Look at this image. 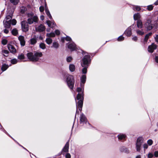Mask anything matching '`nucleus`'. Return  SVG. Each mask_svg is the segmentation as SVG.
<instances>
[{
  "label": "nucleus",
  "instance_id": "f257e3e1",
  "mask_svg": "<svg viewBox=\"0 0 158 158\" xmlns=\"http://www.w3.org/2000/svg\"><path fill=\"white\" fill-rule=\"evenodd\" d=\"M27 56L30 61L32 62H37L39 60V58L43 56V54L41 52H35L33 54V52H29L27 53Z\"/></svg>",
  "mask_w": 158,
  "mask_h": 158
},
{
  "label": "nucleus",
  "instance_id": "f03ea898",
  "mask_svg": "<svg viewBox=\"0 0 158 158\" xmlns=\"http://www.w3.org/2000/svg\"><path fill=\"white\" fill-rule=\"evenodd\" d=\"M84 92H82L81 93H78L77 95L75 100H78L77 102H76L77 108H78L79 110L81 111L82 110L83 105L84 101Z\"/></svg>",
  "mask_w": 158,
  "mask_h": 158
},
{
  "label": "nucleus",
  "instance_id": "7ed1b4c3",
  "mask_svg": "<svg viewBox=\"0 0 158 158\" xmlns=\"http://www.w3.org/2000/svg\"><path fill=\"white\" fill-rule=\"evenodd\" d=\"M91 56L89 55H85L81 60V65L82 67L89 66L91 62Z\"/></svg>",
  "mask_w": 158,
  "mask_h": 158
},
{
  "label": "nucleus",
  "instance_id": "20e7f679",
  "mask_svg": "<svg viewBox=\"0 0 158 158\" xmlns=\"http://www.w3.org/2000/svg\"><path fill=\"white\" fill-rule=\"evenodd\" d=\"M66 81L69 88L71 90H73L75 83L73 76L69 75L67 76Z\"/></svg>",
  "mask_w": 158,
  "mask_h": 158
},
{
  "label": "nucleus",
  "instance_id": "39448f33",
  "mask_svg": "<svg viewBox=\"0 0 158 158\" xmlns=\"http://www.w3.org/2000/svg\"><path fill=\"white\" fill-rule=\"evenodd\" d=\"M69 140H68L65 144V146L63 147L61 152H59L57 154V156H60L62 154L63 156H64L65 152H69Z\"/></svg>",
  "mask_w": 158,
  "mask_h": 158
},
{
  "label": "nucleus",
  "instance_id": "423d86ee",
  "mask_svg": "<svg viewBox=\"0 0 158 158\" xmlns=\"http://www.w3.org/2000/svg\"><path fill=\"white\" fill-rule=\"evenodd\" d=\"M21 28L23 32H27L29 30V25L26 20L21 22Z\"/></svg>",
  "mask_w": 158,
  "mask_h": 158
},
{
  "label": "nucleus",
  "instance_id": "0eeeda50",
  "mask_svg": "<svg viewBox=\"0 0 158 158\" xmlns=\"http://www.w3.org/2000/svg\"><path fill=\"white\" fill-rule=\"evenodd\" d=\"M152 21L151 19H148L144 25L145 27L148 30L150 31L154 27L153 24L152 23Z\"/></svg>",
  "mask_w": 158,
  "mask_h": 158
},
{
  "label": "nucleus",
  "instance_id": "6e6552de",
  "mask_svg": "<svg viewBox=\"0 0 158 158\" xmlns=\"http://www.w3.org/2000/svg\"><path fill=\"white\" fill-rule=\"evenodd\" d=\"M81 83L80 85L82 88H84V84L86 82V77L85 75H83L80 78Z\"/></svg>",
  "mask_w": 158,
  "mask_h": 158
},
{
  "label": "nucleus",
  "instance_id": "1a4fd4ad",
  "mask_svg": "<svg viewBox=\"0 0 158 158\" xmlns=\"http://www.w3.org/2000/svg\"><path fill=\"white\" fill-rule=\"evenodd\" d=\"M87 121V119L85 115L83 114H81L80 117V123L86 124Z\"/></svg>",
  "mask_w": 158,
  "mask_h": 158
},
{
  "label": "nucleus",
  "instance_id": "9d476101",
  "mask_svg": "<svg viewBox=\"0 0 158 158\" xmlns=\"http://www.w3.org/2000/svg\"><path fill=\"white\" fill-rule=\"evenodd\" d=\"M157 48V45L154 43H152L151 45H149L148 47V51L150 53H152L154 50Z\"/></svg>",
  "mask_w": 158,
  "mask_h": 158
},
{
  "label": "nucleus",
  "instance_id": "9b49d317",
  "mask_svg": "<svg viewBox=\"0 0 158 158\" xmlns=\"http://www.w3.org/2000/svg\"><path fill=\"white\" fill-rule=\"evenodd\" d=\"M68 48L70 49L71 51L75 50L77 49V48L76 45L74 43H69V44H67Z\"/></svg>",
  "mask_w": 158,
  "mask_h": 158
},
{
  "label": "nucleus",
  "instance_id": "f8f14e48",
  "mask_svg": "<svg viewBox=\"0 0 158 158\" xmlns=\"http://www.w3.org/2000/svg\"><path fill=\"white\" fill-rule=\"evenodd\" d=\"M7 47L8 49L10 52L13 54H15L16 52V49L14 47V46L13 45L10 44H8L7 45Z\"/></svg>",
  "mask_w": 158,
  "mask_h": 158
},
{
  "label": "nucleus",
  "instance_id": "ddd939ff",
  "mask_svg": "<svg viewBox=\"0 0 158 158\" xmlns=\"http://www.w3.org/2000/svg\"><path fill=\"white\" fill-rule=\"evenodd\" d=\"M3 23L4 27L6 28H9L11 26V20L5 21V20H4Z\"/></svg>",
  "mask_w": 158,
  "mask_h": 158
},
{
  "label": "nucleus",
  "instance_id": "4468645a",
  "mask_svg": "<svg viewBox=\"0 0 158 158\" xmlns=\"http://www.w3.org/2000/svg\"><path fill=\"white\" fill-rule=\"evenodd\" d=\"M18 39L20 42L21 45L22 46H24L25 44V41L24 37L22 35H20L18 37Z\"/></svg>",
  "mask_w": 158,
  "mask_h": 158
},
{
  "label": "nucleus",
  "instance_id": "2eb2a0df",
  "mask_svg": "<svg viewBox=\"0 0 158 158\" xmlns=\"http://www.w3.org/2000/svg\"><path fill=\"white\" fill-rule=\"evenodd\" d=\"M124 34L127 36H130L132 34L131 28L129 27L125 31Z\"/></svg>",
  "mask_w": 158,
  "mask_h": 158
},
{
  "label": "nucleus",
  "instance_id": "dca6fc26",
  "mask_svg": "<svg viewBox=\"0 0 158 158\" xmlns=\"http://www.w3.org/2000/svg\"><path fill=\"white\" fill-rule=\"evenodd\" d=\"M45 29V27L42 24H40L38 28L37 31L39 32H41L44 31Z\"/></svg>",
  "mask_w": 158,
  "mask_h": 158
},
{
  "label": "nucleus",
  "instance_id": "f3484780",
  "mask_svg": "<svg viewBox=\"0 0 158 158\" xmlns=\"http://www.w3.org/2000/svg\"><path fill=\"white\" fill-rule=\"evenodd\" d=\"M120 151L121 152H124L127 153L129 152L128 149L124 147H122L120 148Z\"/></svg>",
  "mask_w": 158,
  "mask_h": 158
},
{
  "label": "nucleus",
  "instance_id": "a211bd4d",
  "mask_svg": "<svg viewBox=\"0 0 158 158\" xmlns=\"http://www.w3.org/2000/svg\"><path fill=\"white\" fill-rule=\"evenodd\" d=\"M27 10V8L26 7L22 6L20 9V12L21 14H23Z\"/></svg>",
  "mask_w": 158,
  "mask_h": 158
},
{
  "label": "nucleus",
  "instance_id": "6ab92c4d",
  "mask_svg": "<svg viewBox=\"0 0 158 158\" xmlns=\"http://www.w3.org/2000/svg\"><path fill=\"white\" fill-rule=\"evenodd\" d=\"M137 27L141 28L143 27V23L142 21L141 20H138L137 22Z\"/></svg>",
  "mask_w": 158,
  "mask_h": 158
},
{
  "label": "nucleus",
  "instance_id": "aec40b11",
  "mask_svg": "<svg viewBox=\"0 0 158 158\" xmlns=\"http://www.w3.org/2000/svg\"><path fill=\"white\" fill-rule=\"evenodd\" d=\"M152 33V32H149L145 36L144 39V41L145 42H147L150 36H151Z\"/></svg>",
  "mask_w": 158,
  "mask_h": 158
},
{
  "label": "nucleus",
  "instance_id": "412c9836",
  "mask_svg": "<svg viewBox=\"0 0 158 158\" xmlns=\"http://www.w3.org/2000/svg\"><path fill=\"white\" fill-rule=\"evenodd\" d=\"M9 66L6 64H3L2 65L1 69L2 71L4 72L6 71L8 68Z\"/></svg>",
  "mask_w": 158,
  "mask_h": 158
},
{
  "label": "nucleus",
  "instance_id": "4be33fe9",
  "mask_svg": "<svg viewBox=\"0 0 158 158\" xmlns=\"http://www.w3.org/2000/svg\"><path fill=\"white\" fill-rule=\"evenodd\" d=\"M11 33L14 36H16L18 34V30L16 28L13 29L11 31Z\"/></svg>",
  "mask_w": 158,
  "mask_h": 158
},
{
  "label": "nucleus",
  "instance_id": "5701e85b",
  "mask_svg": "<svg viewBox=\"0 0 158 158\" xmlns=\"http://www.w3.org/2000/svg\"><path fill=\"white\" fill-rule=\"evenodd\" d=\"M118 139L121 140L124 139L126 137V135L124 134H120L118 135Z\"/></svg>",
  "mask_w": 158,
  "mask_h": 158
},
{
  "label": "nucleus",
  "instance_id": "b1692460",
  "mask_svg": "<svg viewBox=\"0 0 158 158\" xmlns=\"http://www.w3.org/2000/svg\"><path fill=\"white\" fill-rule=\"evenodd\" d=\"M30 41V43L31 44L33 45L35 44L37 42V40L35 38H35L31 39Z\"/></svg>",
  "mask_w": 158,
  "mask_h": 158
},
{
  "label": "nucleus",
  "instance_id": "393cba45",
  "mask_svg": "<svg viewBox=\"0 0 158 158\" xmlns=\"http://www.w3.org/2000/svg\"><path fill=\"white\" fill-rule=\"evenodd\" d=\"M45 12L47 16L49 17L50 19H52V17L50 13V12L48 8H45Z\"/></svg>",
  "mask_w": 158,
  "mask_h": 158
},
{
  "label": "nucleus",
  "instance_id": "a878e982",
  "mask_svg": "<svg viewBox=\"0 0 158 158\" xmlns=\"http://www.w3.org/2000/svg\"><path fill=\"white\" fill-rule=\"evenodd\" d=\"M142 144L136 143V148L138 152H139L141 150V147Z\"/></svg>",
  "mask_w": 158,
  "mask_h": 158
},
{
  "label": "nucleus",
  "instance_id": "bb28decb",
  "mask_svg": "<svg viewBox=\"0 0 158 158\" xmlns=\"http://www.w3.org/2000/svg\"><path fill=\"white\" fill-rule=\"evenodd\" d=\"M143 142V138L142 137H139L137 139L136 143H138V144H142Z\"/></svg>",
  "mask_w": 158,
  "mask_h": 158
},
{
  "label": "nucleus",
  "instance_id": "cd10ccee",
  "mask_svg": "<svg viewBox=\"0 0 158 158\" xmlns=\"http://www.w3.org/2000/svg\"><path fill=\"white\" fill-rule=\"evenodd\" d=\"M69 69L71 72L74 71L75 69V65L73 64H70L69 66Z\"/></svg>",
  "mask_w": 158,
  "mask_h": 158
},
{
  "label": "nucleus",
  "instance_id": "c85d7f7f",
  "mask_svg": "<svg viewBox=\"0 0 158 158\" xmlns=\"http://www.w3.org/2000/svg\"><path fill=\"white\" fill-rule=\"evenodd\" d=\"M11 3L13 4L14 5H17L19 2V0H9Z\"/></svg>",
  "mask_w": 158,
  "mask_h": 158
},
{
  "label": "nucleus",
  "instance_id": "c756f323",
  "mask_svg": "<svg viewBox=\"0 0 158 158\" xmlns=\"http://www.w3.org/2000/svg\"><path fill=\"white\" fill-rule=\"evenodd\" d=\"M82 67H83L82 70V73L84 74L86 73L87 71V69L89 67L85 66Z\"/></svg>",
  "mask_w": 158,
  "mask_h": 158
},
{
  "label": "nucleus",
  "instance_id": "7c9ffc66",
  "mask_svg": "<svg viewBox=\"0 0 158 158\" xmlns=\"http://www.w3.org/2000/svg\"><path fill=\"white\" fill-rule=\"evenodd\" d=\"M46 36L49 37H54L55 36V34L54 32H51L50 33H47Z\"/></svg>",
  "mask_w": 158,
  "mask_h": 158
},
{
  "label": "nucleus",
  "instance_id": "2f4dec72",
  "mask_svg": "<svg viewBox=\"0 0 158 158\" xmlns=\"http://www.w3.org/2000/svg\"><path fill=\"white\" fill-rule=\"evenodd\" d=\"M140 15L139 13L135 14L134 15V19L135 20H139V19L140 18Z\"/></svg>",
  "mask_w": 158,
  "mask_h": 158
},
{
  "label": "nucleus",
  "instance_id": "473e14b6",
  "mask_svg": "<svg viewBox=\"0 0 158 158\" xmlns=\"http://www.w3.org/2000/svg\"><path fill=\"white\" fill-rule=\"evenodd\" d=\"M46 42L48 44H51L52 42V40L50 38H47L46 40Z\"/></svg>",
  "mask_w": 158,
  "mask_h": 158
},
{
  "label": "nucleus",
  "instance_id": "72a5a7b5",
  "mask_svg": "<svg viewBox=\"0 0 158 158\" xmlns=\"http://www.w3.org/2000/svg\"><path fill=\"white\" fill-rule=\"evenodd\" d=\"M32 19L33 22L37 23L38 21V18L37 16H33Z\"/></svg>",
  "mask_w": 158,
  "mask_h": 158
},
{
  "label": "nucleus",
  "instance_id": "f704fd0d",
  "mask_svg": "<svg viewBox=\"0 0 158 158\" xmlns=\"http://www.w3.org/2000/svg\"><path fill=\"white\" fill-rule=\"evenodd\" d=\"M53 46L56 48H57L59 47V45L57 43L54 42L53 43Z\"/></svg>",
  "mask_w": 158,
  "mask_h": 158
},
{
  "label": "nucleus",
  "instance_id": "c9c22d12",
  "mask_svg": "<svg viewBox=\"0 0 158 158\" xmlns=\"http://www.w3.org/2000/svg\"><path fill=\"white\" fill-rule=\"evenodd\" d=\"M18 59L20 60H23L25 59V56L23 54L21 53L18 56Z\"/></svg>",
  "mask_w": 158,
  "mask_h": 158
},
{
  "label": "nucleus",
  "instance_id": "e433bc0d",
  "mask_svg": "<svg viewBox=\"0 0 158 158\" xmlns=\"http://www.w3.org/2000/svg\"><path fill=\"white\" fill-rule=\"evenodd\" d=\"M27 23H28V24H31L33 23V22L32 21V18H29L27 19Z\"/></svg>",
  "mask_w": 158,
  "mask_h": 158
},
{
  "label": "nucleus",
  "instance_id": "4c0bfd02",
  "mask_svg": "<svg viewBox=\"0 0 158 158\" xmlns=\"http://www.w3.org/2000/svg\"><path fill=\"white\" fill-rule=\"evenodd\" d=\"M153 7H154V6L152 5H150L148 6L147 8V9L148 11H151L153 10Z\"/></svg>",
  "mask_w": 158,
  "mask_h": 158
},
{
  "label": "nucleus",
  "instance_id": "58836bf2",
  "mask_svg": "<svg viewBox=\"0 0 158 158\" xmlns=\"http://www.w3.org/2000/svg\"><path fill=\"white\" fill-rule=\"evenodd\" d=\"M64 156H65L66 158H71V157L70 154L68 153V152H65Z\"/></svg>",
  "mask_w": 158,
  "mask_h": 158
},
{
  "label": "nucleus",
  "instance_id": "ea45409f",
  "mask_svg": "<svg viewBox=\"0 0 158 158\" xmlns=\"http://www.w3.org/2000/svg\"><path fill=\"white\" fill-rule=\"evenodd\" d=\"M40 47L42 49H44L46 48L45 45L44 43H41L40 44Z\"/></svg>",
  "mask_w": 158,
  "mask_h": 158
},
{
  "label": "nucleus",
  "instance_id": "a19ab883",
  "mask_svg": "<svg viewBox=\"0 0 158 158\" xmlns=\"http://www.w3.org/2000/svg\"><path fill=\"white\" fill-rule=\"evenodd\" d=\"M124 37L122 35L119 36L117 39V40L118 41H121L124 40Z\"/></svg>",
  "mask_w": 158,
  "mask_h": 158
},
{
  "label": "nucleus",
  "instance_id": "79ce46f5",
  "mask_svg": "<svg viewBox=\"0 0 158 158\" xmlns=\"http://www.w3.org/2000/svg\"><path fill=\"white\" fill-rule=\"evenodd\" d=\"M3 53L5 54L6 55L4 54L3 55L5 56H7L9 53V52L7 50H4L2 51Z\"/></svg>",
  "mask_w": 158,
  "mask_h": 158
},
{
  "label": "nucleus",
  "instance_id": "37998d69",
  "mask_svg": "<svg viewBox=\"0 0 158 158\" xmlns=\"http://www.w3.org/2000/svg\"><path fill=\"white\" fill-rule=\"evenodd\" d=\"M136 32L139 35H142L144 34V32L143 31H141L139 30L136 31Z\"/></svg>",
  "mask_w": 158,
  "mask_h": 158
},
{
  "label": "nucleus",
  "instance_id": "c03bdc74",
  "mask_svg": "<svg viewBox=\"0 0 158 158\" xmlns=\"http://www.w3.org/2000/svg\"><path fill=\"white\" fill-rule=\"evenodd\" d=\"M11 63L12 64H15L17 63V60L15 59H13L11 60Z\"/></svg>",
  "mask_w": 158,
  "mask_h": 158
},
{
  "label": "nucleus",
  "instance_id": "a18cd8bd",
  "mask_svg": "<svg viewBox=\"0 0 158 158\" xmlns=\"http://www.w3.org/2000/svg\"><path fill=\"white\" fill-rule=\"evenodd\" d=\"M7 40L6 39H3L2 41V43L3 45H6L7 43Z\"/></svg>",
  "mask_w": 158,
  "mask_h": 158
},
{
  "label": "nucleus",
  "instance_id": "49530a36",
  "mask_svg": "<svg viewBox=\"0 0 158 158\" xmlns=\"http://www.w3.org/2000/svg\"><path fill=\"white\" fill-rule=\"evenodd\" d=\"M11 23L12 25H15L16 24L17 21L16 19H14L11 20Z\"/></svg>",
  "mask_w": 158,
  "mask_h": 158
},
{
  "label": "nucleus",
  "instance_id": "de8ad7c7",
  "mask_svg": "<svg viewBox=\"0 0 158 158\" xmlns=\"http://www.w3.org/2000/svg\"><path fill=\"white\" fill-rule=\"evenodd\" d=\"M27 16L29 18L33 17L34 15V14L32 13H28L27 14Z\"/></svg>",
  "mask_w": 158,
  "mask_h": 158
},
{
  "label": "nucleus",
  "instance_id": "09e8293b",
  "mask_svg": "<svg viewBox=\"0 0 158 158\" xmlns=\"http://www.w3.org/2000/svg\"><path fill=\"white\" fill-rule=\"evenodd\" d=\"M12 19V17L9 15H7L6 18L5 19L6 21H7V20H11V19Z\"/></svg>",
  "mask_w": 158,
  "mask_h": 158
},
{
  "label": "nucleus",
  "instance_id": "8fccbe9b",
  "mask_svg": "<svg viewBox=\"0 0 158 158\" xmlns=\"http://www.w3.org/2000/svg\"><path fill=\"white\" fill-rule=\"evenodd\" d=\"M140 10V7L138 6H136L134 9V10L136 11H139Z\"/></svg>",
  "mask_w": 158,
  "mask_h": 158
},
{
  "label": "nucleus",
  "instance_id": "3c124183",
  "mask_svg": "<svg viewBox=\"0 0 158 158\" xmlns=\"http://www.w3.org/2000/svg\"><path fill=\"white\" fill-rule=\"evenodd\" d=\"M72 59L73 58L72 57L69 56L67 58L66 60L67 62H70L71 61Z\"/></svg>",
  "mask_w": 158,
  "mask_h": 158
},
{
  "label": "nucleus",
  "instance_id": "603ef678",
  "mask_svg": "<svg viewBox=\"0 0 158 158\" xmlns=\"http://www.w3.org/2000/svg\"><path fill=\"white\" fill-rule=\"evenodd\" d=\"M148 144L149 145H151L153 143V141L151 139L148 140L147 141Z\"/></svg>",
  "mask_w": 158,
  "mask_h": 158
},
{
  "label": "nucleus",
  "instance_id": "864d4df0",
  "mask_svg": "<svg viewBox=\"0 0 158 158\" xmlns=\"http://www.w3.org/2000/svg\"><path fill=\"white\" fill-rule=\"evenodd\" d=\"M65 40L67 41H70L72 40L71 38L68 36H67L66 37H65Z\"/></svg>",
  "mask_w": 158,
  "mask_h": 158
},
{
  "label": "nucleus",
  "instance_id": "5fc2aeb1",
  "mask_svg": "<svg viewBox=\"0 0 158 158\" xmlns=\"http://www.w3.org/2000/svg\"><path fill=\"white\" fill-rule=\"evenodd\" d=\"M55 34H56L57 35H59L60 34V32L59 30H56L55 31Z\"/></svg>",
  "mask_w": 158,
  "mask_h": 158
},
{
  "label": "nucleus",
  "instance_id": "6e6d98bb",
  "mask_svg": "<svg viewBox=\"0 0 158 158\" xmlns=\"http://www.w3.org/2000/svg\"><path fill=\"white\" fill-rule=\"evenodd\" d=\"M39 9L40 12H42L44 10V7L43 6H40L39 8Z\"/></svg>",
  "mask_w": 158,
  "mask_h": 158
},
{
  "label": "nucleus",
  "instance_id": "4d7b16f0",
  "mask_svg": "<svg viewBox=\"0 0 158 158\" xmlns=\"http://www.w3.org/2000/svg\"><path fill=\"white\" fill-rule=\"evenodd\" d=\"M46 23H47V24L49 27H51V21H50L49 20H47L46 21Z\"/></svg>",
  "mask_w": 158,
  "mask_h": 158
},
{
  "label": "nucleus",
  "instance_id": "13d9d810",
  "mask_svg": "<svg viewBox=\"0 0 158 158\" xmlns=\"http://www.w3.org/2000/svg\"><path fill=\"white\" fill-rule=\"evenodd\" d=\"M82 88L81 87H78L77 88V91L79 93H80L82 90Z\"/></svg>",
  "mask_w": 158,
  "mask_h": 158
},
{
  "label": "nucleus",
  "instance_id": "bf43d9fd",
  "mask_svg": "<svg viewBox=\"0 0 158 158\" xmlns=\"http://www.w3.org/2000/svg\"><path fill=\"white\" fill-rule=\"evenodd\" d=\"M153 154L151 153H148V157L149 158H152L153 157Z\"/></svg>",
  "mask_w": 158,
  "mask_h": 158
},
{
  "label": "nucleus",
  "instance_id": "052dcab7",
  "mask_svg": "<svg viewBox=\"0 0 158 158\" xmlns=\"http://www.w3.org/2000/svg\"><path fill=\"white\" fill-rule=\"evenodd\" d=\"M7 29V28H6L3 30L4 33L6 34H8L9 32V30Z\"/></svg>",
  "mask_w": 158,
  "mask_h": 158
},
{
  "label": "nucleus",
  "instance_id": "680f3d73",
  "mask_svg": "<svg viewBox=\"0 0 158 158\" xmlns=\"http://www.w3.org/2000/svg\"><path fill=\"white\" fill-rule=\"evenodd\" d=\"M154 155L155 157H157L158 156V151H155L154 152Z\"/></svg>",
  "mask_w": 158,
  "mask_h": 158
},
{
  "label": "nucleus",
  "instance_id": "e2e57ef3",
  "mask_svg": "<svg viewBox=\"0 0 158 158\" xmlns=\"http://www.w3.org/2000/svg\"><path fill=\"white\" fill-rule=\"evenodd\" d=\"M132 39L134 41H136L137 40H138V38H137V36H135L134 37H133L132 38Z\"/></svg>",
  "mask_w": 158,
  "mask_h": 158
},
{
  "label": "nucleus",
  "instance_id": "0e129e2a",
  "mask_svg": "<svg viewBox=\"0 0 158 158\" xmlns=\"http://www.w3.org/2000/svg\"><path fill=\"white\" fill-rule=\"evenodd\" d=\"M148 145L146 143H145L143 144V148L144 149H147L148 148Z\"/></svg>",
  "mask_w": 158,
  "mask_h": 158
},
{
  "label": "nucleus",
  "instance_id": "69168bd1",
  "mask_svg": "<svg viewBox=\"0 0 158 158\" xmlns=\"http://www.w3.org/2000/svg\"><path fill=\"white\" fill-rule=\"evenodd\" d=\"M65 40V37H62L61 39V41L62 43H64Z\"/></svg>",
  "mask_w": 158,
  "mask_h": 158
},
{
  "label": "nucleus",
  "instance_id": "338daca9",
  "mask_svg": "<svg viewBox=\"0 0 158 158\" xmlns=\"http://www.w3.org/2000/svg\"><path fill=\"white\" fill-rule=\"evenodd\" d=\"M155 60L156 63H158V56H156Z\"/></svg>",
  "mask_w": 158,
  "mask_h": 158
},
{
  "label": "nucleus",
  "instance_id": "774afa93",
  "mask_svg": "<svg viewBox=\"0 0 158 158\" xmlns=\"http://www.w3.org/2000/svg\"><path fill=\"white\" fill-rule=\"evenodd\" d=\"M155 40L156 42H158V35H156V36L155 37Z\"/></svg>",
  "mask_w": 158,
  "mask_h": 158
}]
</instances>
